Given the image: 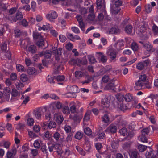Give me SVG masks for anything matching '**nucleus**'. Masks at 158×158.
I'll use <instances>...</instances> for the list:
<instances>
[{
    "label": "nucleus",
    "mask_w": 158,
    "mask_h": 158,
    "mask_svg": "<svg viewBox=\"0 0 158 158\" xmlns=\"http://www.w3.org/2000/svg\"><path fill=\"white\" fill-rule=\"evenodd\" d=\"M57 16V13L54 11H52L46 16L47 19L51 22H53L54 20L56 18Z\"/></svg>",
    "instance_id": "obj_3"
},
{
    "label": "nucleus",
    "mask_w": 158,
    "mask_h": 158,
    "mask_svg": "<svg viewBox=\"0 0 158 158\" xmlns=\"http://www.w3.org/2000/svg\"><path fill=\"white\" fill-rule=\"evenodd\" d=\"M19 94V93L18 91L15 89L14 88L12 89L11 95L13 97H16Z\"/></svg>",
    "instance_id": "obj_60"
},
{
    "label": "nucleus",
    "mask_w": 158,
    "mask_h": 158,
    "mask_svg": "<svg viewBox=\"0 0 158 158\" xmlns=\"http://www.w3.org/2000/svg\"><path fill=\"white\" fill-rule=\"evenodd\" d=\"M110 105V100L107 98H105L102 99V106L103 108H108Z\"/></svg>",
    "instance_id": "obj_7"
},
{
    "label": "nucleus",
    "mask_w": 158,
    "mask_h": 158,
    "mask_svg": "<svg viewBox=\"0 0 158 158\" xmlns=\"http://www.w3.org/2000/svg\"><path fill=\"white\" fill-rule=\"evenodd\" d=\"M63 112L65 114H69L70 110L68 106H65L63 107L62 109Z\"/></svg>",
    "instance_id": "obj_54"
},
{
    "label": "nucleus",
    "mask_w": 158,
    "mask_h": 158,
    "mask_svg": "<svg viewBox=\"0 0 158 158\" xmlns=\"http://www.w3.org/2000/svg\"><path fill=\"white\" fill-rule=\"evenodd\" d=\"M136 67L138 69L142 70L144 68L145 66L142 62H141L137 64Z\"/></svg>",
    "instance_id": "obj_39"
},
{
    "label": "nucleus",
    "mask_w": 158,
    "mask_h": 158,
    "mask_svg": "<svg viewBox=\"0 0 158 158\" xmlns=\"http://www.w3.org/2000/svg\"><path fill=\"white\" fill-rule=\"evenodd\" d=\"M48 147L45 145H43L41 146L40 150L43 153V154L46 156L47 157L48 155Z\"/></svg>",
    "instance_id": "obj_18"
},
{
    "label": "nucleus",
    "mask_w": 158,
    "mask_h": 158,
    "mask_svg": "<svg viewBox=\"0 0 158 158\" xmlns=\"http://www.w3.org/2000/svg\"><path fill=\"white\" fill-rule=\"evenodd\" d=\"M10 16L9 15L8 16H7L6 17V18H8L9 20L13 21L14 22H16L17 20H21L23 17L22 13L19 11L17 12L15 17H14L11 19L10 18Z\"/></svg>",
    "instance_id": "obj_5"
},
{
    "label": "nucleus",
    "mask_w": 158,
    "mask_h": 158,
    "mask_svg": "<svg viewBox=\"0 0 158 158\" xmlns=\"http://www.w3.org/2000/svg\"><path fill=\"white\" fill-rule=\"evenodd\" d=\"M62 104L60 102H55L52 105V108L54 110H55V109H56V107L57 109H59L62 107Z\"/></svg>",
    "instance_id": "obj_23"
},
{
    "label": "nucleus",
    "mask_w": 158,
    "mask_h": 158,
    "mask_svg": "<svg viewBox=\"0 0 158 158\" xmlns=\"http://www.w3.org/2000/svg\"><path fill=\"white\" fill-rule=\"evenodd\" d=\"M144 48L150 53L154 51V49L153 48L152 45L149 42H147V43Z\"/></svg>",
    "instance_id": "obj_12"
},
{
    "label": "nucleus",
    "mask_w": 158,
    "mask_h": 158,
    "mask_svg": "<svg viewBox=\"0 0 158 158\" xmlns=\"http://www.w3.org/2000/svg\"><path fill=\"white\" fill-rule=\"evenodd\" d=\"M102 121L105 123H110V118L108 115L107 114H104L102 117Z\"/></svg>",
    "instance_id": "obj_31"
},
{
    "label": "nucleus",
    "mask_w": 158,
    "mask_h": 158,
    "mask_svg": "<svg viewBox=\"0 0 158 158\" xmlns=\"http://www.w3.org/2000/svg\"><path fill=\"white\" fill-rule=\"evenodd\" d=\"M72 31L75 33L78 34L80 33L79 29L76 27H71Z\"/></svg>",
    "instance_id": "obj_57"
},
{
    "label": "nucleus",
    "mask_w": 158,
    "mask_h": 158,
    "mask_svg": "<svg viewBox=\"0 0 158 158\" xmlns=\"http://www.w3.org/2000/svg\"><path fill=\"white\" fill-rule=\"evenodd\" d=\"M69 64L71 65L77 64L78 66H80L81 64V60L77 58L76 59H72L69 61Z\"/></svg>",
    "instance_id": "obj_14"
},
{
    "label": "nucleus",
    "mask_w": 158,
    "mask_h": 158,
    "mask_svg": "<svg viewBox=\"0 0 158 158\" xmlns=\"http://www.w3.org/2000/svg\"><path fill=\"white\" fill-rule=\"evenodd\" d=\"M52 48L53 50L52 52L55 54L56 55L59 56L61 55V50L62 48H59L58 49H56V50H55V47H52Z\"/></svg>",
    "instance_id": "obj_35"
},
{
    "label": "nucleus",
    "mask_w": 158,
    "mask_h": 158,
    "mask_svg": "<svg viewBox=\"0 0 158 158\" xmlns=\"http://www.w3.org/2000/svg\"><path fill=\"white\" fill-rule=\"evenodd\" d=\"M152 10V7L150 4H148L145 6V10L147 13H150Z\"/></svg>",
    "instance_id": "obj_40"
},
{
    "label": "nucleus",
    "mask_w": 158,
    "mask_h": 158,
    "mask_svg": "<svg viewBox=\"0 0 158 158\" xmlns=\"http://www.w3.org/2000/svg\"><path fill=\"white\" fill-rule=\"evenodd\" d=\"M149 132L148 129L147 128H145L142 130L141 133L142 135L145 136L148 134Z\"/></svg>",
    "instance_id": "obj_63"
},
{
    "label": "nucleus",
    "mask_w": 158,
    "mask_h": 158,
    "mask_svg": "<svg viewBox=\"0 0 158 158\" xmlns=\"http://www.w3.org/2000/svg\"><path fill=\"white\" fill-rule=\"evenodd\" d=\"M139 80L140 81L145 83L148 80V77L145 75H141L139 76Z\"/></svg>",
    "instance_id": "obj_30"
},
{
    "label": "nucleus",
    "mask_w": 158,
    "mask_h": 158,
    "mask_svg": "<svg viewBox=\"0 0 158 158\" xmlns=\"http://www.w3.org/2000/svg\"><path fill=\"white\" fill-rule=\"evenodd\" d=\"M27 50L30 52L34 54L36 53L37 49L35 45H31L27 48Z\"/></svg>",
    "instance_id": "obj_17"
},
{
    "label": "nucleus",
    "mask_w": 158,
    "mask_h": 158,
    "mask_svg": "<svg viewBox=\"0 0 158 158\" xmlns=\"http://www.w3.org/2000/svg\"><path fill=\"white\" fill-rule=\"evenodd\" d=\"M152 98L155 101V105L158 107V95H154L153 96Z\"/></svg>",
    "instance_id": "obj_64"
},
{
    "label": "nucleus",
    "mask_w": 158,
    "mask_h": 158,
    "mask_svg": "<svg viewBox=\"0 0 158 158\" xmlns=\"http://www.w3.org/2000/svg\"><path fill=\"white\" fill-rule=\"evenodd\" d=\"M124 46L123 41V40L118 41L114 44V47L117 50L121 49V48Z\"/></svg>",
    "instance_id": "obj_16"
},
{
    "label": "nucleus",
    "mask_w": 158,
    "mask_h": 158,
    "mask_svg": "<svg viewBox=\"0 0 158 158\" xmlns=\"http://www.w3.org/2000/svg\"><path fill=\"white\" fill-rule=\"evenodd\" d=\"M84 132L87 135H89L92 134V131L89 127H87L84 129Z\"/></svg>",
    "instance_id": "obj_46"
},
{
    "label": "nucleus",
    "mask_w": 158,
    "mask_h": 158,
    "mask_svg": "<svg viewBox=\"0 0 158 158\" xmlns=\"http://www.w3.org/2000/svg\"><path fill=\"white\" fill-rule=\"evenodd\" d=\"M24 86L23 84L20 82H19L16 85V88L19 90L22 89Z\"/></svg>",
    "instance_id": "obj_62"
},
{
    "label": "nucleus",
    "mask_w": 158,
    "mask_h": 158,
    "mask_svg": "<svg viewBox=\"0 0 158 158\" xmlns=\"http://www.w3.org/2000/svg\"><path fill=\"white\" fill-rule=\"evenodd\" d=\"M88 59L89 62L92 64H94L96 62L94 56H88Z\"/></svg>",
    "instance_id": "obj_58"
},
{
    "label": "nucleus",
    "mask_w": 158,
    "mask_h": 158,
    "mask_svg": "<svg viewBox=\"0 0 158 158\" xmlns=\"http://www.w3.org/2000/svg\"><path fill=\"white\" fill-rule=\"evenodd\" d=\"M20 79L22 82H24L27 81L28 77L26 74L23 73L20 75Z\"/></svg>",
    "instance_id": "obj_43"
},
{
    "label": "nucleus",
    "mask_w": 158,
    "mask_h": 158,
    "mask_svg": "<svg viewBox=\"0 0 158 158\" xmlns=\"http://www.w3.org/2000/svg\"><path fill=\"white\" fill-rule=\"evenodd\" d=\"M33 36L34 39L35 40H39L43 38L41 34L38 33L37 31L33 32Z\"/></svg>",
    "instance_id": "obj_22"
},
{
    "label": "nucleus",
    "mask_w": 158,
    "mask_h": 158,
    "mask_svg": "<svg viewBox=\"0 0 158 158\" xmlns=\"http://www.w3.org/2000/svg\"><path fill=\"white\" fill-rule=\"evenodd\" d=\"M27 72L30 75H37L38 74L37 71L34 67H29L27 69Z\"/></svg>",
    "instance_id": "obj_19"
},
{
    "label": "nucleus",
    "mask_w": 158,
    "mask_h": 158,
    "mask_svg": "<svg viewBox=\"0 0 158 158\" xmlns=\"http://www.w3.org/2000/svg\"><path fill=\"white\" fill-rule=\"evenodd\" d=\"M47 145L49 151L51 153L54 150H55L57 149V145L56 144L49 142L47 143Z\"/></svg>",
    "instance_id": "obj_15"
},
{
    "label": "nucleus",
    "mask_w": 158,
    "mask_h": 158,
    "mask_svg": "<svg viewBox=\"0 0 158 158\" xmlns=\"http://www.w3.org/2000/svg\"><path fill=\"white\" fill-rule=\"evenodd\" d=\"M121 10L119 7L115 6L114 5L111 4L110 11L113 14H117Z\"/></svg>",
    "instance_id": "obj_11"
},
{
    "label": "nucleus",
    "mask_w": 158,
    "mask_h": 158,
    "mask_svg": "<svg viewBox=\"0 0 158 158\" xmlns=\"http://www.w3.org/2000/svg\"><path fill=\"white\" fill-rule=\"evenodd\" d=\"M115 86V85L113 81H112V82L109 83L107 84L105 88L106 90L111 89L113 90H114Z\"/></svg>",
    "instance_id": "obj_20"
},
{
    "label": "nucleus",
    "mask_w": 158,
    "mask_h": 158,
    "mask_svg": "<svg viewBox=\"0 0 158 158\" xmlns=\"http://www.w3.org/2000/svg\"><path fill=\"white\" fill-rule=\"evenodd\" d=\"M42 111V109L41 108H38L34 110L33 114L36 119H41Z\"/></svg>",
    "instance_id": "obj_6"
},
{
    "label": "nucleus",
    "mask_w": 158,
    "mask_h": 158,
    "mask_svg": "<svg viewBox=\"0 0 158 158\" xmlns=\"http://www.w3.org/2000/svg\"><path fill=\"white\" fill-rule=\"evenodd\" d=\"M98 9H102L104 10L105 8V4L104 0H97L96 2Z\"/></svg>",
    "instance_id": "obj_10"
},
{
    "label": "nucleus",
    "mask_w": 158,
    "mask_h": 158,
    "mask_svg": "<svg viewBox=\"0 0 158 158\" xmlns=\"http://www.w3.org/2000/svg\"><path fill=\"white\" fill-rule=\"evenodd\" d=\"M79 27L81 29V30L84 32L85 31V25L83 22L82 21L79 22Z\"/></svg>",
    "instance_id": "obj_61"
},
{
    "label": "nucleus",
    "mask_w": 158,
    "mask_h": 158,
    "mask_svg": "<svg viewBox=\"0 0 158 158\" xmlns=\"http://www.w3.org/2000/svg\"><path fill=\"white\" fill-rule=\"evenodd\" d=\"M16 128L17 130H23L24 127V125L21 123H19L18 124L15 125Z\"/></svg>",
    "instance_id": "obj_44"
},
{
    "label": "nucleus",
    "mask_w": 158,
    "mask_h": 158,
    "mask_svg": "<svg viewBox=\"0 0 158 158\" xmlns=\"http://www.w3.org/2000/svg\"><path fill=\"white\" fill-rule=\"evenodd\" d=\"M129 155L131 158H138L139 156V153L136 150L132 151Z\"/></svg>",
    "instance_id": "obj_21"
},
{
    "label": "nucleus",
    "mask_w": 158,
    "mask_h": 158,
    "mask_svg": "<svg viewBox=\"0 0 158 158\" xmlns=\"http://www.w3.org/2000/svg\"><path fill=\"white\" fill-rule=\"evenodd\" d=\"M11 93L10 89V88L6 87L5 88L3 91L4 95H10Z\"/></svg>",
    "instance_id": "obj_42"
},
{
    "label": "nucleus",
    "mask_w": 158,
    "mask_h": 158,
    "mask_svg": "<svg viewBox=\"0 0 158 158\" xmlns=\"http://www.w3.org/2000/svg\"><path fill=\"white\" fill-rule=\"evenodd\" d=\"M16 68L18 72H23L25 69L24 67L20 64H16Z\"/></svg>",
    "instance_id": "obj_37"
},
{
    "label": "nucleus",
    "mask_w": 158,
    "mask_h": 158,
    "mask_svg": "<svg viewBox=\"0 0 158 158\" xmlns=\"http://www.w3.org/2000/svg\"><path fill=\"white\" fill-rule=\"evenodd\" d=\"M60 135L58 132H56L53 134V137L56 141H58L60 137Z\"/></svg>",
    "instance_id": "obj_50"
},
{
    "label": "nucleus",
    "mask_w": 158,
    "mask_h": 158,
    "mask_svg": "<svg viewBox=\"0 0 158 158\" xmlns=\"http://www.w3.org/2000/svg\"><path fill=\"white\" fill-rule=\"evenodd\" d=\"M120 134L124 136H125L127 134V130L126 128H123L119 131Z\"/></svg>",
    "instance_id": "obj_41"
},
{
    "label": "nucleus",
    "mask_w": 158,
    "mask_h": 158,
    "mask_svg": "<svg viewBox=\"0 0 158 158\" xmlns=\"http://www.w3.org/2000/svg\"><path fill=\"white\" fill-rule=\"evenodd\" d=\"M52 53V52L49 50H47L45 51L44 52V59L50 58Z\"/></svg>",
    "instance_id": "obj_32"
},
{
    "label": "nucleus",
    "mask_w": 158,
    "mask_h": 158,
    "mask_svg": "<svg viewBox=\"0 0 158 158\" xmlns=\"http://www.w3.org/2000/svg\"><path fill=\"white\" fill-rule=\"evenodd\" d=\"M147 147L144 145L142 144H139L138 146V148L139 151L141 152H143L145 150Z\"/></svg>",
    "instance_id": "obj_55"
},
{
    "label": "nucleus",
    "mask_w": 158,
    "mask_h": 158,
    "mask_svg": "<svg viewBox=\"0 0 158 158\" xmlns=\"http://www.w3.org/2000/svg\"><path fill=\"white\" fill-rule=\"evenodd\" d=\"M123 100L122 101H118L117 103L118 104V107L120 109V110L123 111H124L128 109L126 105L123 102Z\"/></svg>",
    "instance_id": "obj_8"
},
{
    "label": "nucleus",
    "mask_w": 158,
    "mask_h": 158,
    "mask_svg": "<svg viewBox=\"0 0 158 158\" xmlns=\"http://www.w3.org/2000/svg\"><path fill=\"white\" fill-rule=\"evenodd\" d=\"M152 150L151 149L149 152H146L145 154L146 158H156V156L153 154Z\"/></svg>",
    "instance_id": "obj_25"
},
{
    "label": "nucleus",
    "mask_w": 158,
    "mask_h": 158,
    "mask_svg": "<svg viewBox=\"0 0 158 158\" xmlns=\"http://www.w3.org/2000/svg\"><path fill=\"white\" fill-rule=\"evenodd\" d=\"M54 79H56V77L48 75L46 78V80L48 82L51 84H54L55 83Z\"/></svg>",
    "instance_id": "obj_24"
},
{
    "label": "nucleus",
    "mask_w": 158,
    "mask_h": 158,
    "mask_svg": "<svg viewBox=\"0 0 158 158\" xmlns=\"http://www.w3.org/2000/svg\"><path fill=\"white\" fill-rule=\"evenodd\" d=\"M102 12L100 13L98 15V20L101 21L103 20L104 15L105 16L107 15L106 11L105 10H102Z\"/></svg>",
    "instance_id": "obj_28"
},
{
    "label": "nucleus",
    "mask_w": 158,
    "mask_h": 158,
    "mask_svg": "<svg viewBox=\"0 0 158 158\" xmlns=\"http://www.w3.org/2000/svg\"><path fill=\"white\" fill-rule=\"evenodd\" d=\"M131 48L134 51H137L139 49L138 44L135 42H133L131 45Z\"/></svg>",
    "instance_id": "obj_34"
},
{
    "label": "nucleus",
    "mask_w": 158,
    "mask_h": 158,
    "mask_svg": "<svg viewBox=\"0 0 158 158\" xmlns=\"http://www.w3.org/2000/svg\"><path fill=\"white\" fill-rule=\"evenodd\" d=\"M133 27L131 25H128L125 28V32L128 34H130L132 31Z\"/></svg>",
    "instance_id": "obj_36"
},
{
    "label": "nucleus",
    "mask_w": 158,
    "mask_h": 158,
    "mask_svg": "<svg viewBox=\"0 0 158 158\" xmlns=\"http://www.w3.org/2000/svg\"><path fill=\"white\" fill-rule=\"evenodd\" d=\"M44 42L43 39V38L39 40H38L36 42V44L39 47H42L44 45Z\"/></svg>",
    "instance_id": "obj_45"
},
{
    "label": "nucleus",
    "mask_w": 158,
    "mask_h": 158,
    "mask_svg": "<svg viewBox=\"0 0 158 158\" xmlns=\"http://www.w3.org/2000/svg\"><path fill=\"white\" fill-rule=\"evenodd\" d=\"M56 123L52 121H50L48 124V127L49 129L55 128L56 127Z\"/></svg>",
    "instance_id": "obj_51"
},
{
    "label": "nucleus",
    "mask_w": 158,
    "mask_h": 158,
    "mask_svg": "<svg viewBox=\"0 0 158 158\" xmlns=\"http://www.w3.org/2000/svg\"><path fill=\"white\" fill-rule=\"evenodd\" d=\"M117 128L116 126L111 124L105 130V132L106 133H111L112 134H114L116 132Z\"/></svg>",
    "instance_id": "obj_4"
},
{
    "label": "nucleus",
    "mask_w": 158,
    "mask_h": 158,
    "mask_svg": "<svg viewBox=\"0 0 158 158\" xmlns=\"http://www.w3.org/2000/svg\"><path fill=\"white\" fill-rule=\"evenodd\" d=\"M116 53L115 51H112L110 52L109 56L111 60L114 62L116 61Z\"/></svg>",
    "instance_id": "obj_26"
},
{
    "label": "nucleus",
    "mask_w": 158,
    "mask_h": 158,
    "mask_svg": "<svg viewBox=\"0 0 158 158\" xmlns=\"http://www.w3.org/2000/svg\"><path fill=\"white\" fill-rule=\"evenodd\" d=\"M17 149L15 148H13L10 151H8L6 153L7 158H12L16 154Z\"/></svg>",
    "instance_id": "obj_9"
},
{
    "label": "nucleus",
    "mask_w": 158,
    "mask_h": 158,
    "mask_svg": "<svg viewBox=\"0 0 158 158\" xmlns=\"http://www.w3.org/2000/svg\"><path fill=\"white\" fill-rule=\"evenodd\" d=\"M144 83L138 80L135 83V88L136 89H143Z\"/></svg>",
    "instance_id": "obj_13"
},
{
    "label": "nucleus",
    "mask_w": 158,
    "mask_h": 158,
    "mask_svg": "<svg viewBox=\"0 0 158 158\" xmlns=\"http://www.w3.org/2000/svg\"><path fill=\"white\" fill-rule=\"evenodd\" d=\"M75 77L77 78H80L82 77L83 73L81 71H76L75 73Z\"/></svg>",
    "instance_id": "obj_53"
},
{
    "label": "nucleus",
    "mask_w": 158,
    "mask_h": 158,
    "mask_svg": "<svg viewBox=\"0 0 158 158\" xmlns=\"http://www.w3.org/2000/svg\"><path fill=\"white\" fill-rule=\"evenodd\" d=\"M83 134L80 132H77L75 135V137L76 139L78 140L81 139L83 137Z\"/></svg>",
    "instance_id": "obj_47"
},
{
    "label": "nucleus",
    "mask_w": 158,
    "mask_h": 158,
    "mask_svg": "<svg viewBox=\"0 0 158 158\" xmlns=\"http://www.w3.org/2000/svg\"><path fill=\"white\" fill-rule=\"evenodd\" d=\"M111 145L113 148L116 149L118 146V143L117 141H113L111 142Z\"/></svg>",
    "instance_id": "obj_49"
},
{
    "label": "nucleus",
    "mask_w": 158,
    "mask_h": 158,
    "mask_svg": "<svg viewBox=\"0 0 158 158\" xmlns=\"http://www.w3.org/2000/svg\"><path fill=\"white\" fill-rule=\"evenodd\" d=\"M7 48V42H4L3 43L1 46V49L3 52H5L6 51Z\"/></svg>",
    "instance_id": "obj_56"
},
{
    "label": "nucleus",
    "mask_w": 158,
    "mask_h": 158,
    "mask_svg": "<svg viewBox=\"0 0 158 158\" xmlns=\"http://www.w3.org/2000/svg\"><path fill=\"white\" fill-rule=\"evenodd\" d=\"M69 110L72 113H74L76 112V108L74 104H73L70 105Z\"/></svg>",
    "instance_id": "obj_52"
},
{
    "label": "nucleus",
    "mask_w": 158,
    "mask_h": 158,
    "mask_svg": "<svg viewBox=\"0 0 158 158\" xmlns=\"http://www.w3.org/2000/svg\"><path fill=\"white\" fill-rule=\"evenodd\" d=\"M69 89L70 91L68 94H71L72 95L70 96V97H73V98L76 97L75 93H78L80 91L78 87L76 85L69 86Z\"/></svg>",
    "instance_id": "obj_2"
},
{
    "label": "nucleus",
    "mask_w": 158,
    "mask_h": 158,
    "mask_svg": "<svg viewBox=\"0 0 158 158\" xmlns=\"http://www.w3.org/2000/svg\"><path fill=\"white\" fill-rule=\"evenodd\" d=\"M14 32L15 36L17 37H19L22 34L21 31L18 29L15 30Z\"/></svg>",
    "instance_id": "obj_59"
},
{
    "label": "nucleus",
    "mask_w": 158,
    "mask_h": 158,
    "mask_svg": "<svg viewBox=\"0 0 158 158\" xmlns=\"http://www.w3.org/2000/svg\"><path fill=\"white\" fill-rule=\"evenodd\" d=\"M54 116L56 118V121L58 123H61L64 120V118L61 115L55 114Z\"/></svg>",
    "instance_id": "obj_29"
},
{
    "label": "nucleus",
    "mask_w": 158,
    "mask_h": 158,
    "mask_svg": "<svg viewBox=\"0 0 158 158\" xmlns=\"http://www.w3.org/2000/svg\"><path fill=\"white\" fill-rule=\"evenodd\" d=\"M118 101H122L124 99L126 102H129L134 100V98L131 94H127L125 96L123 95H119L117 98Z\"/></svg>",
    "instance_id": "obj_1"
},
{
    "label": "nucleus",
    "mask_w": 158,
    "mask_h": 158,
    "mask_svg": "<svg viewBox=\"0 0 158 158\" xmlns=\"http://www.w3.org/2000/svg\"><path fill=\"white\" fill-rule=\"evenodd\" d=\"M44 110L46 112L45 115V119L48 120H50L51 118V117L50 113L49 111L47 110V109L45 108H44Z\"/></svg>",
    "instance_id": "obj_48"
},
{
    "label": "nucleus",
    "mask_w": 158,
    "mask_h": 158,
    "mask_svg": "<svg viewBox=\"0 0 158 158\" xmlns=\"http://www.w3.org/2000/svg\"><path fill=\"white\" fill-rule=\"evenodd\" d=\"M110 33L116 34L119 32V30L117 27H112L110 30Z\"/></svg>",
    "instance_id": "obj_33"
},
{
    "label": "nucleus",
    "mask_w": 158,
    "mask_h": 158,
    "mask_svg": "<svg viewBox=\"0 0 158 158\" xmlns=\"http://www.w3.org/2000/svg\"><path fill=\"white\" fill-rule=\"evenodd\" d=\"M145 30V28L143 25H140L139 26L138 28L136 31V33L140 35L143 33Z\"/></svg>",
    "instance_id": "obj_27"
},
{
    "label": "nucleus",
    "mask_w": 158,
    "mask_h": 158,
    "mask_svg": "<svg viewBox=\"0 0 158 158\" xmlns=\"http://www.w3.org/2000/svg\"><path fill=\"white\" fill-rule=\"evenodd\" d=\"M152 30L154 35H158V27L155 24H153L152 26Z\"/></svg>",
    "instance_id": "obj_38"
}]
</instances>
